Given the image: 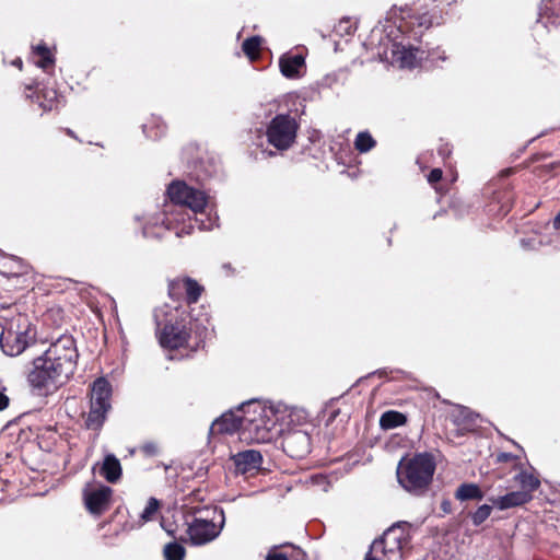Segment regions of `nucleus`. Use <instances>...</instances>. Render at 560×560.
<instances>
[{
  "label": "nucleus",
  "mask_w": 560,
  "mask_h": 560,
  "mask_svg": "<svg viewBox=\"0 0 560 560\" xmlns=\"http://www.w3.org/2000/svg\"><path fill=\"white\" fill-rule=\"evenodd\" d=\"M441 10L435 0H420L412 14L396 22L386 20L375 25L364 46L381 61H387L399 68L412 69L424 59V51L413 47L410 39H418L423 32L441 20Z\"/></svg>",
  "instance_id": "1"
},
{
  "label": "nucleus",
  "mask_w": 560,
  "mask_h": 560,
  "mask_svg": "<svg viewBox=\"0 0 560 560\" xmlns=\"http://www.w3.org/2000/svg\"><path fill=\"white\" fill-rule=\"evenodd\" d=\"M78 358L74 338L70 335L60 336L40 357L34 359L28 374L30 385L37 395L54 394L73 376Z\"/></svg>",
  "instance_id": "2"
},
{
  "label": "nucleus",
  "mask_w": 560,
  "mask_h": 560,
  "mask_svg": "<svg viewBox=\"0 0 560 560\" xmlns=\"http://www.w3.org/2000/svg\"><path fill=\"white\" fill-rule=\"evenodd\" d=\"M294 408L281 401L243 404V440L269 443L293 422Z\"/></svg>",
  "instance_id": "3"
},
{
  "label": "nucleus",
  "mask_w": 560,
  "mask_h": 560,
  "mask_svg": "<svg viewBox=\"0 0 560 560\" xmlns=\"http://www.w3.org/2000/svg\"><path fill=\"white\" fill-rule=\"evenodd\" d=\"M435 471L431 454L419 453L411 458H402L397 466L398 483L413 495H422L429 489Z\"/></svg>",
  "instance_id": "4"
},
{
  "label": "nucleus",
  "mask_w": 560,
  "mask_h": 560,
  "mask_svg": "<svg viewBox=\"0 0 560 560\" xmlns=\"http://www.w3.org/2000/svg\"><path fill=\"white\" fill-rule=\"evenodd\" d=\"M184 313L185 311L168 305L154 311L156 332L163 348L178 349L187 343L190 329L183 317Z\"/></svg>",
  "instance_id": "5"
},
{
  "label": "nucleus",
  "mask_w": 560,
  "mask_h": 560,
  "mask_svg": "<svg viewBox=\"0 0 560 560\" xmlns=\"http://www.w3.org/2000/svg\"><path fill=\"white\" fill-rule=\"evenodd\" d=\"M410 535L407 523H397L375 539L364 560H401L404 549L409 545Z\"/></svg>",
  "instance_id": "6"
},
{
  "label": "nucleus",
  "mask_w": 560,
  "mask_h": 560,
  "mask_svg": "<svg viewBox=\"0 0 560 560\" xmlns=\"http://www.w3.org/2000/svg\"><path fill=\"white\" fill-rule=\"evenodd\" d=\"M167 196L175 206H184L190 209L196 215L203 217V210L208 203L207 195L194 187L188 186L184 182H173L167 188ZM218 218L210 215L203 218H195L200 230H211L217 224Z\"/></svg>",
  "instance_id": "7"
},
{
  "label": "nucleus",
  "mask_w": 560,
  "mask_h": 560,
  "mask_svg": "<svg viewBox=\"0 0 560 560\" xmlns=\"http://www.w3.org/2000/svg\"><path fill=\"white\" fill-rule=\"evenodd\" d=\"M207 517H195L188 524L187 534L195 546L206 545L215 539L223 529L225 517L222 509L207 510Z\"/></svg>",
  "instance_id": "8"
},
{
  "label": "nucleus",
  "mask_w": 560,
  "mask_h": 560,
  "mask_svg": "<svg viewBox=\"0 0 560 560\" xmlns=\"http://www.w3.org/2000/svg\"><path fill=\"white\" fill-rule=\"evenodd\" d=\"M299 122L289 114H278L266 126L267 142L278 151L289 150L296 140Z\"/></svg>",
  "instance_id": "9"
},
{
  "label": "nucleus",
  "mask_w": 560,
  "mask_h": 560,
  "mask_svg": "<svg viewBox=\"0 0 560 560\" xmlns=\"http://www.w3.org/2000/svg\"><path fill=\"white\" fill-rule=\"evenodd\" d=\"M110 397L112 386L109 382L104 377L95 380L91 388L90 411L86 418L89 429L97 430L103 425L112 407Z\"/></svg>",
  "instance_id": "10"
},
{
  "label": "nucleus",
  "mask_w": 560,
  "mask_h": 560,
  "mask_svg": "<svg viewBox=\"0 0 560 560\" xmlns=\"http://www.w3.org/2000/svg\"><path fill=\"white\" fill-rule=\"evenodd\" d=\"M113 489L105 485L86 483L83 489V500L86 510L94 515H101L110 506Z\"/></svg>",
  "instance_id": "11"
},
{
  "label": "nucleus",
  "mask_w": 560,
  "mask_h": 560,
  "mask_svg": "<svg viewBox=\"0 0 560 560\" xmlns=\"http://www.w3.org/2000/svg\"><path fill=\"white\" fill-rule=\"evenodd\" d=\"M306 55L302 51H287L279 57L280 73L289 80H299L306 72Z\"/></svg>",
  "instance_id": "12"
},
{
  "label": "nucleus",
  "mask_w": 560,
  "mask_h": 560,
  "mask_svg": "<svg viewBox=\"0 0 560 560\" xmlns=\"http://www.w3.org/2000/svg\"><path fill=\"white\" fill-rule=\"evenodd\" d=\"M283 450L292 458H303L311 452V438L302 430L289 432L283 438Z\"/></svg>",
  "instance_id": "13"
},
{
  "label": "nucleus",
  "mask_w": 560,
  "mask_h": 560,
  "mask_svg": "<svg viewBox=\"0 0 560 560\" xmlns=\"http://www.w3.org/2000/svg\"><path fill=\"white\" fill-rule=\"evenodd\" d=\"M237 431H240L241 439H243V405L237 411L223 413L210 427L211 434H233Z\"/></svg>",
  "instance_id": "14"
},
{
  "label": "nucleus",
  "mask_w": 560,
  "mask_h": 560,
  "mask_svg": "<svg viewBox=\"0 0 560 560\" xmlns=\"http://www.w3.org/2000/svg\"><path fill=\"white\" fill-rule=\"evenodd\" d=\"M35 335H24L23 332L1 331L0 347L2 351L10 357L21 354L34 340Z\"/></svg>",
  "instance_id": "15"
},
{
  "label": "nucleus",
  "mask_w": 560,
  "mask_h": 560,
  "mask_svg": "<svg viewBox=\"0 0 560 560\" xmlns=\"http://www.w3.org/2000/svg\"><path fill=\"white\" fill-rule=\"evenodd\" d=\"M2 331L23 332L24 335H34L31 328V322L27 315L9 311L7 315L0 317Z\"/></svg>",
  "instance_id": "16"
},
{
  "label": "nucleus",
  "mask_w": 560,
  "mask_h": 560,
  "mask_svg": "<svg viewBox=\"0 0 560 560\" xmlns=\"http://www.w3.org/2000/svg\"><path fill=\"white\" fill-rule=\"evenodd\" d=\"M232 459L236 470L242 474L259 469L262 463V456L260 452L256 450L238 452L232 456Z\"/></svg>",
  "instance_id": "17"
},
{
  "label": "nucleus",
  "mask_w": 560,
  "mask_h": 560,
  "mask_svg": "<svg viewBox=\"0 0 560 560\" xmlns=\"http://www.w3.org/2000/svg\"><path fill=\"white\" fill-rule=\"evenodd\" d=\"M539 21L555 31H560V0H542Z\"/></svg>",
  "instance_id": "18"
},
{
  "label": "nucleus",
  "mask_w": 560,
  "mask_h": 560,
  "mask_svg": "<svg viewBox=\"0 0 560 560\" xmlns=\"http://www.w3.org/2000/svg\"><path fill=\"white\" fill-rule=\"evenodd\" d=\"M98 467V474L104 477L108 482L115 483L121 478L122 469L119 459L114 454H107L103 463L95 464L92 468L93 471Z\"/></svg>",
  "instance_id": "19"
},
{
  "label": "nucleus",
  "mask_w": 560,
  "mask_h": 560,
  "mask_svg": "<svg viewBox=\"0 0 560 560\" xmlns=\"http://www.w3.org/2000/svg\"><path fill=\"white\" fill-rule=\"evenodd\" d=\"M532 494H526L525 491H512L498 498H491L490 501L499 510H508L511 508L523 505L532 500Z\"/></svg>",
  "instance_id": "20"
},
{
  "label": "nucleus",
  "mask_w": 560,
  "mask_h": 560,
  "mask_svg": "<svg viewBox=\"0 0 560 560\" xmlns=\"http://www.w3.org/2000/svg\"><path fill=\"white\" fill-rule=\"evenodd\" d=\"M448 418L452 422L460 429L468 430L475 425L477 415H475L469 408L454 405L448 412Z\"/></svg>",
  "instance_id": "21"
},
{
  "label": "nucleus",
  "mask_w": 560,
  "mask_h": 560,
  "mask_svg": "<svg viewBox=\"0 0 560 560\" xmlns=\"http://www.w3.org/2000/svg\"><path fill=\"white\" fill-rule=\"evenodd\" d=\"M170 287L171 293L175 290H184L188 303L197 302L202 291V288L190 278L174 280Z\"/></svg>",
  "instance_id": "22"
},
{
  "label": "nucleus",
  "mask_w": 560,
  "mask_h": 560,
  "mask_svg": "<svg viewBox=\"0 0 560 560\" xmlns=\"http://www.w3.org/2000/svg\"><path fill=\"white\" fill-rule=\"evenodd\" d=\"M514 480L520 485L521 491H525L526 494H532L536 491L540 486L539 478L533 472L527 470H520L514 476Z\"/></svg>",
  "instance_id": "23"
},
{
  "label": "nucleus",
  "mask_w": 560,
  "mask_h": 560,
  "mask_svg": "<svg viewBox=\"0 0 560 560\" xmlns=\"http://www.w3.org/2000/svg\"><path fill=\"white\" fill-rule=\"evenodd\" d=\"M173 221H179V219L171 218V217L166 215L165 213L153 217L150 220H148L145 222V224L143 225L142 234L144 237L159 236L160 234L152 231L151 228L161 223L162 225L165 226L166 230H171V229H173V226H172Z\"/></svg>",
  "instance_id": "24"
},
{
  "label": "nucleus",
  "mask_w": 560,
  "mask_h": 560,
  "mask_svg": "<svg viewBox=\"0 0 560 560\" xmlns=\"http://www.w3.org/2000/svg\"><path fill=\"white\" fill-rule=\"evenodd\" d=\"M264 42H265V39L259 35H255V36H250V37L246 38L242 44V50H243L244 55L250 61L258 60L260 57V48H261V45L264 44Z\"/></svg>",
  "instance_id": "25"
},
{
  "label": "nucleus",
  "mask_w": 560,
  "mask_h": 560,
  "mask_svg": "<svg viewBox=\"0 0 560 560\" xmlns=\"http://www.w3.org/2000/svg\"><path fill=\"white\" fill-rule=\"evenodd\" d=\"M455 498L459 501H480L483 499V492L476 483H462L455 492Z\"/></svg>",
  "instance_id": "26"
},
{
  "label": "nucleus",
  "mask_w": 560,
  "mask_h": 560,
  "mask_svg": "<svg viewBox=\"0 0 560 560\" xmlns=\"http://www.w3.org/2000/svg\"><path fill=\"white\" fill-rule=\"evenodd\" d=\"M357 21L352 18H342L334 26L332 34L336 37L343 38L346 42L354 34Z\"/></svg>",
  "instance_id": "27"
},
{
  "label": "nucleus",
  "mask_w": 560,
  "mask_h": 560,
  "mask_svg": "<svg viewBox=\"0 0 560 560\" xmlns=\"http://www.w3.org/2000/svg\"><path fill=\"white\" fill-rule=\"evenodd\" d=\"M33 52L39 58L35 62L36 66L42 68L44 71H48L54 66V55L44 44L33 47Z\"/></svg>",
  "instance_id": "28"
},
{
  "label": "nucleus",
  "mask_w": 560,
  "mask_h": 560,
  "mask_svg": "<svg viewBox=\"0 0 560 560\" xmlns=\"http://www.w3.org/2000/svg\"><path fill=\"white\" fill-rule=\"evenodd\" d=\"M406 422V417L398 411H386L381 416L380 425L385 429H394L402 425Z\"/></svg>",
  "instance_id": "29"
},
{
  "label": "nucleus",
  "mask_w": 560,
  "mask_h": 560,
  "mask_svg": "<svg viewBox=\"0 0 560 560\" xmlns=\"http://www.w3.org/2000/svg\"><path fill=\"white\" fill-rule=\"evenodd\" d=\"M376 142L368 131H361L354 140L355 149L361 153H366L375 147Z\"/></svg>",
  "instance_id": "30"
},
{
  "label": "nucleus",
  "mask_w": 560,
  "mask_h": 560,
  "mask_svg": "<svg viewBox=\"0 0 560 560\" xmlns=\"http://www.w3.org/2000/svg\"><path fill=\"white\" fill-rule=\"evenodd\" d=\"M165 560H183L185 557V548L177 542L165 545L163 550Z\"/></svg>",
  "instance_id": "31"
},
{
  "label": "nucleus",
  "mask_w": 560,
  "mask_h": 560,
  "mask_svg": "<svg viewBox=\"0 0 560 560\" xmlns=\"http://www.w3.org/2000/svg\"><path fill=\"white\" fill-rule=\"evenodd\" d=\"M160 509V502L155 498H150L147 502V505L142 513L140 514V520L142 523H147L153 518L156 512Z\"/></svg>",
  "instance_id": "32"
},
{
  "label": "nucleus",
  "mask_w": 560,
  "mask_h": 560,
  "mask_svg": "<svg viewBox=\"0 0 560 560\" xmlns=\"http://www.w3.org/2000/svg\"><path fill=\"white\" fill-rule=\"evenodd\" d=\"M43 97H44V100L40 101V96L39 95L36 96V100H37L39 106L44 110H51L54 108V106H55V103L57 102V92H56V90H54V89L46 90L43 93Z\"/></svg>",
  "instance_id": "33"
},
{
  "label": "nucleus",
  "mask_w": 560,
  "mask_h": 560,
  "mask_svg": "<svg viewBox=\"0 0 560 560\" xmlns=\"http://www.w3.org/2000/svg\"><path fill=\"white\" fill-rule=\"evenodd\" d=\"M492 506L488 504L480 505L472 514L471 522L474 525L479 526L482 524L491 514Z\"/></svg>",
  "instance_id": "34"
},
{
  "label": "nucleus",
  "mask_w": 560,
  "mask_h": 560,
  "mask_svg": "<svg viewBox=\"0 0 560 560\" xmlns=\"http://www.w3.org/2000/svg\"><path fill=\"white\" fill-rule=\"evenodd\" d=\"M155 131L153 130V127H149L148 125L143 126V132L148 138L151 139H158L165 132V126L162 122H156Z\"/></svg>",
  "instance_id": "35"
},
{
  "label": "nucleus",
  "mask_w": 560,
  "mask_h": 560,
  "mask_svg": "<svg viewBox=\"0 0 560 560\" xmlns=\"http://www.w3.org/2000/svg\"><path fill=\"white\" fill-rule=\"evenodd\" d=\"M10 262L12 265L10 270L3 271V273H5L8 277L20 276L25 272V266L21 262V260L16 259V258H12V259H10Z\"/></svg>",
  "instance_id": "36"
},
{
  "label": "nucleus",
  "mask_w": 560,
  "mask_h": 560,
  "mask_svg": "<svg viewBox=\"0 0 560 560\" xmlns=\"http://www.w3.org/2000/svg\"><path fill=\"white\" fill-rule=\"evenodd\" d=\"M425 58L429 59L433 65H435L438 60L445 61L447 59L445 51L440 50L439 48L429 51Z\"/></svg>",
  "instance_id": "37"
},
{
  "label": "nucleus",
  "mask_w": 560,
  "mask_h": 560,
  "mask_svg": "<svg viewBox=\"0 0 560 560\" xmlns=\"http://www.w3.org/2000/svg\"><path fill=\"white\" fill-rule=\"evenodd\" d=\"M266 560H289L288 557L281 552L279 549L277 548H273L271 549L267 557H266Z\"/></svg>",
  "instance_id": "38"
},
{
  "label": "nucleus",
  "mask_w": 560,
  "mask_h": 560,
  "mask_svg": "<svg viewBox=\"0 0 560 560\" xmlns=\"http://www.w3.org/2000/svg\"><path fill=\"white\" fill-rule=\"evenodd\" d=\"M442 178V171L440 168H433L428 175V182L430 184L438 183Z\"/></svg>",
  "instance_id": "39"
},
{
  "label": "nucleus",
  "mask_w": 560,
  "mask_h": 560,
  "mask_svg": "<svg viewBox=\"0 0 560 560\" xmlns=\"http://www.w3.org/2000/svg\"><path fill=\"white\" fill-rule=\"evenodd\" d=\"M10 399L4 394V392L0 390V411H3L9 406Z\"/></svg>",
  "instance_id": "40"
},
{
  "label": "nucleus",
  "mask_w": 560,
  "mask_h": 560,
  "mask_svg": "<svg viewBox=\"0 0 560 560\" xmlns=\"http://www.w3.org/2000/svg\"><path fill=\"white\" fill-rule=\"evenodd\" d=\"M192 230V225L190 224L188 228L187 226H183L179 231L176 232V236L180 237L183 236L184 234H189Z\"/></svg>",
  "instance_id": "41"
},
{
  "label": "nucleus",
  "mask_w": 560,
  "mask_h": 560,
  "mask_svg": "<svg viewBox=\"0 0 560 560\" xmlns=\"http://www.w3.org/2000/svg\"><path fill=\"white\" fill-rule=\"evenodd\" d=\"M514 458V456L512 454H509V453H502L498 456V460L499 462H508L510 459Z\"/></svg>",
  "instance_id": "42"
},
{
  "label": "nucleus",
  "mask_w": 560,
  "mask_h": 560,
  "mask_svg": "<svg viewBox=\"0 0 560 560\" xmlns=\"http://www.w3.org/2000/svg\"><path fill=\"white\" fill-rule=\"evenodd\" d=\"M143 450L148 454H153L155 451V446L153 444H147L144 445Z\"/></svg>",
  "instance_id": "43"
},
{
  "label": "nucleus",
  "mask_w": 560,
  "mask_h": 560,
  "mask_svg": "<svg viewBox=\"0 0 560 560\" xmlns=\"http://www.w3.org/2000/svg\"><path fill=\"white\" fill-rule=\"evenodd\" d=\"M553 228L556 230L560 229V211L558 212V214L553 219Z\"/></svg>",
  "instance_id": "44"
},
{
  "label": "nucleus",
  "mask_w": 560,
  "mask_h": 560,
  "mask_svg": "<svg viewBox=\"0 0 560 560\" xmlns=\"http://www.w3.org/2000/svg\"><path fill=\"white\" fill-rule=\"evenodd\" d=\"M12 65H13V66H15V67H18L19 69H22V65H23L22 59H21V58H16V59H14V60L12 61Z\"/></svg>",
  "instance_id": "45"
},
{
  "label": "nucleus",
  "mask_w": 560,
  "mask_h": 560,
  "mask_svg": "<svg viewBox=\"0 0 560 560\" xmlns=\"http://www.w3.org/2000/svg\"><path fill=\"white\" fill-rule=\"evenodd\" d=\"M450 151L447 149H440V154L441 155H445L446 153H448Z\"/></svg>",
  "instance_id": "46"
},
{
  "label": "nucleus",
  "mask_w": 560,
  "mask_h": 560,
  "mask_svg": "<svg viewBox=\"0 0 560 560\" xmlns=\"http://www.w3.org/2000/svg\"><path fill=\"white\" fill-rule=\"evenodd\" d=\"M447 505H448V504H447L446 502H445V503H443V508H444V510H445V511H447Z\"/></svg>",
  "instance_id": "47"
},
{
  "label": "nucleus",
  "mask_w": 560,
  "mask_h": 560,
  "mask_svg": "<svg viewBox=\"0 0 560 560\" xmlns=\"http://www.w3.org/2000/svg\"><path fill=\"white\" fill-rule=\"evenodd\" d=\"M268 154L272 156L275 153L272 151H269Z\"/></svg>",
  "instance_id": "48"
}]
</instances>
